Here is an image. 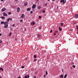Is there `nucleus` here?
<instances>
[{
	"label": "nucleus",
	"instance_id": "nucleus-1",
	"mask_svg": "<svg viewBox=\"0 0 78 78\" xmlns=\"http://www.w3.org/2000/svg\"><path fill=\"white\" fill-rule=\"evenodd\" d=\"M60 2L61 3H62V2H63V3H66V0H61L60 1Z\"/></svg>",
	"mask_w": 78,
	"mask_h": 78
},
{
	"label": "nucleus",
	"instance_id": "nucleus-2",
	"mask_svg": "<svg viewBox=\"0 0 78 78\" xmlns=\"http://www.w3.org/2000/svg\"><path fill=\"white\" fill-rule=\"evenodd\" d=\"M24 17H25V15L23 14L22 16H21V19H23V18H24Z\"/></svg>",
	"mask_w": 78,
	"mask_h": 78
},
{
	"label": "nucleus",
	"instance_id": "nucleus-3",
	"mask_svg": "<svg viewBox=\"0 0 78 78\" xmlns=\"http://www.w3.org/2000/svg\"><path fill=\"white\" fill-rule=\"evenodd\" d=\"M32 9H34V8H36V5L34 4L32 5Z\"/></svg>",
	"mask_w": 78,
	"mask_h": 78
},
{
	"label": "nucleus",
	"instance_id": "nucleus-4",
	"mask_svg": "<svg viewBox=\"0 0 78 78\" xmlns=\"http://www.w3.org/2000/svg\"><path fill=\"white\" fill-rule=\"evenodd\" d=\"M3 16H7V14H6V13L5 12H4L3 13Z\"/></svg>",
	"mask_w": 78,
	"mask_h": 78
},
{
	"label": "nucleus",
	"instance_id": "nucleus-5",
	"mask_svg": "<svg viewBox=\"0 0 78 78\" xmlns=\"http://www.w3.org/2000/svg\"><path fill=\"white\" fill-rule=\"evenodd\" d=\"M5 10H6V8H4L2 9V12H3V11H5Z\"/></svg>",
	"mask_w": 78,
	"mask_h": 78
},
{
	"label": "nucleus",
	"instance_id": "nucleus-6",
	"mask_svg": "<svg viewBox=\"0 0 78 78\" xmlns=\"http://www.w3.org/2000/svg\"><path fill=\"white\" fill-rule=\"evenodd\" d=\"M60 78H64V76L62 74H61L60 76Z\"/></svg>",
	"mask_w": 78,
	"mask_h": 78
},
{
	"label": "nucleus",
	"instance_id": "nucleus-7",
	"mask_svg": "<svg viewBox=\"0 0 78 78\" xmlns=\"http://www.w3.org/2000/svg\"><path fill=\"white\" fill-rule=\"evenodd\" d=\"M8 25H6L4 26V28H8Z\"/></svg>",
	"mask_w": 78,
	"mask_h": 78
},
{
	"label": "nucleus",
	"instance_id": "nucleus-8",
	"mask_svg": "<svg viewBox=\"0 0 78 78\" xmlns=\"http://www.w3.org/2000/svg\"><path fill=\"white\" fill-rule=\"evenodd\" d=\"M31 25H35V23L34 22H32L31 23Z\"/></svg>",
	"mask_w": 78,
	"mask_h": 78
},
{
	"label": "nucleus",
	"instance_id": "nucleus-9",
	"mask_svg": "<svg viewBox=\"0 0 78 78\" xmlns=\"http://www.w3.org/2000/svg\"><path fill=\"white\" fill-rule=\"evenodd\" d=\"M75 17L76 19H77V18H78V14H76L75 16Z\"/></svg>",
	"mask_w": 78,
	"mask_h": 78
},
{
	"label": "nucleus",
	"instance_id": "nucleus-10",
	"mask_svg": "<svg viewBox=\"0 0 78 78\" xmlns=\"http://www.w3.org/2000/svg\"><path fill=\"white\" fill-rule=\"evenodd\" d=\"M20 11V8L18 7L17 8V12H19Z\"/></svg>",
	"mask_w": 78,
	"mask_h": 78
},
{
	"label": "nucleus",
	"instance_id": "nucleus-11",
	"mask_svg": "<svg viewBox=\"0 0 78 78\" xmlns=\"http://www.w3.org/2000/svg\"><path fill=\"white\" fill-rule=\"evenodd\" d=\"M59 30L60 31H62V28L61 27H59Z\"/></svg>",
	"mask_w": 78,
	"mask_h": 78
},
{
	"label": "nucleus",
	"instance_id": "nucleus-12",
	"mask_svg": "<svg viewBox=\"0 0 78 78\" xmlns=\"http://www.w3.org/2000/svg\"><path fill=\"white\" fill-rule=\"evenodd\" d=\"M8 23V22H4V25H6Z\"/></svg>",
	"mask_w": 78,
	"mask_h": 78
},
{
	"label": "nucleus",
	"instance_id": "nucleus-13",
	"mask_svg": "<svg viewBox=\"0 0 78 78\" xmlns=\"http://www.w3.org/2000/svg\"><path fill=\"white\" fill-rule=\"evenodd\" d=\"M37 37H41V35L40 34H38L37 35Z\"/></svg>",
	"mask_w": 78,
	"mask_h": 78
},
{
	"label": "nucleus",
	"instance_id": "nucleus-14",
	"mask_svg": "<svg viewBox=\"0 0 78 78\" xmlns=\"http://www.w3.org/2000/svg\"><path fill=\"white\" fill-rule=\"evenodd\" d=\"M27 4H28L27 2H25L24 4V6H27Z\"/></svg>",
	"mask_w": 78,
	"mask_h": 78
},
{
	"label": "nucleus",
	"instance_id": "nucleus-15",
	"mask_svg": "<svg viewBox=\"0 0 78 78\" xmlns=\"http://www.w3.org/2000/svg\"><path fill=\"white\" fill-rule=\"evenodd\" d=\"M1 19H5V17H2V16H1Z\"/></svg>",
	"mask_w": 78,
	"mask_h": 78
},
{
	"label": "nucleus",
	"instance_id": "nucleus-16",
	"mask_svg": "<svg viewBox=\"0 0 78 78\" xmlns=\"http://www.w3.org/2000/svg\"><path fill=\"white\" fill-rule=\"evenodd\" d=\"M67 76V74H66V75H65V76H64V78H66Z\"/></svg>",
	"mask_w": 78,
	"mask_h": 78
},
{
	"label": "nucleus",
	"instance_id": "nucleus-17",
	"mask_svg": "<svg viewBox=\"0 0 78 78\" xmlns=\"http://www.w3.org/2000/svg\"><path fill=\"white\" fill-rule=\"evenodd\" d=\"M30 8H28V9H27V11H30Z\"/></svg>",
	"mask_w": 78,
	"mask_h": 78
},
{
	"label": "nucleus",
	"instance_id": "nucleus-18",
	"mask_svg": "<svg viewBox=\"0 0 78 78\" xmlns=\"http://www.w3.org/2000/svg\"><path fill=\"white\" fill-rule=\"evenodd\" d=\"M8 14L9 15H10V14H11V12H8Z\"/></svg>",
	"mask_w": 78,
	"mask_h": 78
},
{
	"label": "nucleus",
	"instance_id": "nucleus-19",
	"mask_svg": "<svg viewBox=\"0 0 78 78\" xmlns=\"http://www.w3.org/2000/svg\"><path fill=\"white\" fill-rule=\"evenodd\" d=\"M0 70H2V71H3V69L2 68H0Z\"/></svg>",
	"mask_w": 78,
	"mask_h": 78
},
{
	"label": "nucleus",
	"instance_id": "nucleus-20",
	"mask_svg": "<svg viewBox=\"0 0 78 78\" xmlns=\"http://www.w3.org/2000/svg\"><path fill=\"white\" fill-rule=\"evenodd\" d=\"M9 20H12V19L11 18H9Z\"/></svg>",
	"mask_w": 78,
	"mask_h": 78
},
{
	"label": "nucleus",
	"instance_id": "nucleus-21",
	"mask_svg": "<svg viewBox=\"0 0 78 78\" xmlns=\"http://www.w3.org/2000/svg\"><path fill=\"white\" fill-rule=\"evenodd\" d=\"M12 34V33L11 32H10L9 34V36H11V34Z\"/></svg>",
	"mask_w": 78,
	"mask_h": 78
},
{
	"label": "nucleus",
	"instance_id": "nucleus-22",
	"mask_svg": "<svg viewBox=\"0 0 78 78\" xmlns=\"http://www.w3.org/2000/svg\"><path fill=\"white\" fill-rule=\"evenodd\" d=\"M34 58H36V55H34Z\"/></svg>",
	"mask_w": 78,
	"mask_h": 78
},
{
	"label": "nucleus",
	"instance_id": "nucleus-23",
	"mask_svg": "<svg viewBox=\"0 0 78 78\" xmlns=\"http://www.w3.org/2000/svg\"><path fill=\"white\" fill-rule=\"evenodd\" d=\"M3 23L4 24V21H2L1 23V24H3Z\"/></svg>",
	"mask_w": 78,
	"mask_h": 78
},
{
	"label": "nucleus",
	"instance_id": "nucleus-24",
	"mask_svg": "<svg viewBox=\"0 0 78 78\" xmlns=\"http://www.w3.org/2000/svg\"><path fill=\"white\" fill-rule=\"evenodd\" d=\"M37 9H41V6H39L37 8Z\"/></svg>",
	"mask_w": 78,
	"mask_h": 78
},
{
	"label": "nucleus",
	"instance_id": "nucleus-25",
	"mask_svg": "<svg viewBox=\"0 0 78 78\" xmlns=\"http://www.w3.org/2000/svg\"><path fill=\"white\" fill-rule=\"evenodd\" d=\"M41 18H42V17H41V16H39L38 18L39 19H41Z\"/></svg>",
	"mask_w": 78,
	"mask_h": 78
},
{
	"label": "nucleus",
	"instance_id": "nucleus-26",
	"mask_svg": "<svg viewBox=\"0 0 78 78\" xmlns=\"http://www.w3.org/2000/svg\"><path fill=\"white\" fill-rule=\"evenodd\" d=\"M39 29L40 30H41V26H40L39 27Z\"/></svg>",
	"mask_w": 78,
	"mask_h": 78
},
{
	"label": "nucleus",
	"instance_id": "nucleus-27",
	"mask_svg": "<svg viewBox=\"0 0 78 78\" xmlns=\"http://www.w3.org/2000/svg\"><path fill=\"white\" fill-rule=\"evenodd\" d=\"M46 75H47L48 74V72H47V71H46Z\"/></svg>",
	"mask_w": 78,
	"mask_h": 78
},
{
	"label": "nucleus",
	"instance_id": "nucleus-28",
	"mask_svg": "<svg viewBox=\"0 0 78 78\" xmlns=\"http://www.w3.org/2000/svg\"><path fill=\"white\" fill-rule=\"evenodd\" d=\"M27 76L26 75L25 76V77H24V78H27Z\"/></svg>",
	"mask_w": 78,
	"mask_h": 78
},
{
	"label": "nucleus",
	"instance_id": "nucleus-29",
	"mask_svg": "<svg viewBox=\"0 0 78 78\" xmlns=\"http://www.w3.org/2000/svg\"><path fill=\"white\" fill-rule=\"evenodd\" d=\"M63 23H61V25L62 27L63 26Z\"/></svg>",
	"mask_w": 78,
	"mask_h": 78
},
{
	"label": "nucleus",
	"instance_id": "nucleus-30",
	"mask_svg": "<svg viewBox=\"0 0 78 78\" xmlns=\"http://www.w3.org/2000/svg\"><path fill=\"white\" fill-rule=\"evenodd\" d=\"M73 68H75V65H73Z\"/></svg>",
	"mask_w": 78,
	"mask_h": 78
},
{
	"label": "nucleus",
	"instance_id": "nucleus-31",
	"mask_svg": "<svg viewBox=\"0 0 78 78\" xmlns=\"http://www.w3.org/2000/svg\"><path fill=\"white\" fill-rule=\"evenodd\" d=\"M24 67H25L24 66H22L21 67L22 69H23V68H24Z\"/></svg>",
	"mask_w": 78,
	"mask_h": 78
},
{
	"label": "nucleus",
	"instance_id": "nucleus-32",
	"mask_svg": "<svg viewBox=\"0 0 78 78\" xmlns=\"http://www.w3.org/2000/svg\"><path fill=\"white\" fill-rule=\"evenodd\" d=\"M53 32V30H51L50 31V33H52Z\"/></svg>",
	"mask_w": 78,
	"mask_h": 78
},
{
	"label": "nucleus",
	"instance_id": "nucleus-33",
	"mask_svg": "<svg viewBox=\"0 0 78 78\" xmlns=\"http://www.w3.org/2000/svg\"><path fill=\"white\" fill-rule=\"evenodd\" d=\"M43 13H45V10H43Z\"/></svg>",
	"mask_w": 78,
	"mask_h": 78
},
{
	"label": "nucleus",
	"instance_id": "nucleus-34",
	"mask_svg": "<svg viewBox=\"0 0 78 78\" xmlns=\"http://www.w3.org/2000/svg\"><path fill=\"white\" fill-rule=\"evenodd\" d=\"M7 22H9V18H8V19L7 20Z\"/></svg>",
	"mask_w": 78,
	"mask_h": 78
},
{
	"label": "nucleus",
	"instance_id": "nucleus-35",
	"mask_svg": "<svg viewBox=\"0 0 78 78\" xmlns=\"http://www.w3.org/2000/svg\"><path fill=\"white\" fill-rule=\"evenodd\" d=\"M76 28L77 29V30L78 31V26L76 27Z\"/></svg>",
	"mask_w": 78,
	"mask_h": 78
},
{
	"label": "nucleus",
	"instance_id": "nucleus-36",
	"mask_svg": "<svg viewBox=\"0 0 78 78\" xmlns=\"http://www.w3.org/2000/svg\"><path fill=\"white\" fill-rule=\"evenodd\" d=\"M2 41L0 40V44H1V43H2Z\"/></svg>",
	"mask_w": 78,
	"mask_h": 78
},
{
	"label": "nucleus",
	"instance_id": "nucleus-37",
	"mask_svg": "<svg viewBox=\"0 0 78 78\" xmlns=\"http://www.w3.org/2000/svg\"><path fill=\"white\" fill-rule=\"evenodd\" d=\"M34 61L35 62L36 61V59H35L34 60Z\"/></svg>",
	"mask_w": 78,
	"mask_h": 78
},
{
	"label": "nucleus",
	"instance_id": "nucleus-38",
	"mask_svg": "<svg viewBox=\"0 0 78 78\" xmlns=\"http://www.w3.org/2000/svg\"><path fill=\"white\" fill-rule=\"evenodd\" d=\"M30 13H31V14H32V13H33V11H31L30 12Z\"/></svg>",
	"mask_w": 78,
	"mask_h": 78
},
{
	"label": "nucleus",
	"instance_id": "nucleus-39",
	"mask_svg": "<svg viewBox=\"0 0 78 78\" xmlns=\"http://www.w3.org/2000/svg\"><path fill=\"white\" fill-rule=\"evenodd\" d=\"M46 5H47V3H46L44 5V6H46Z\"/></svg>",
	"mask_w": 78,
	"mask_h": 78
},
{
	"label": "nucleus",
	"instance_id": "nucleus-40",
	"mask_svg": "<svg viewBox=\"0 0 78 78\" xmlns=\"http://www.w3.org/2000/svg\"><path fill=\"white\" fill-rule=\"evenodd\" d=\"M33 78H36V76H34Z\"/></svg>",
	"mask_w": 78,
	"mask_h": 78
},
{
	"label": "nucleus",
	"instance_id": "nucleus-41",
	"mask_svg": "<svg viewBox=\"0 0 78 78\" xmlns=\"http://www.w3.org/2000/svg\"><path fill=\"white\" fill-rule=\"evenodd\" d=\"M27 77V78H29V75H28Z\"/></svg>",
	"mask_w": 78,
	"mask_h": 78
},
{
	"label": "nucleus",
	"instance_id": "nucleus-42",
	"mask_svg": "<svg viewBox=\"0 0 78 78\" xmlns=\"http://www.w3.org/2000/svg\"><path fill=\"white\" fill-rule=\"evenodd\" d=\"M20 21V22H22L23 21V20H21Z\"/></svg>",
	"mask_w": 78,
	"mask_h": 78
},
{
	"label": "nucleus",
	"instance_id": "nucleus-43",
	"mask_svg": "<svg viewBox=\"0 0 78 78\" xmlns=\"http://www.w3.org/2000/svg\"><path fill=\"white\" fill-rule=\"evenodd\" d=\"M14 26H15V25L14 24H13V27H14Z\"/></svg>",
	"mask_w": 78,
	"mask_h": 78
},
{
	"label": "nucleus",
	"instance_id": "nucleus-44",
	"mask_svg": "<svg viewBox=\"0 0 78 78\" xmlns=\"http://www.w3.org/2000/svg\"><path fill=\"white\" fill-rule=\"evenodd\" d=\"M15 1L16 2H17V1H18V0H16Z\"/></svg>",
	"mask_w": 78,
	"mask_h": 78
},
{
	"label": "nucleus",
	"instance_id": "nucleus-45",
	"mask_svg": "<svg viewBox=\"0 0 78 78\" xmlns=\"http://www.w3.org/2000/svg\"><path fill=\"white\" fill-rule=\"evenodd\" d=\"M52 2H54V1H55V0H52Z\"/></svg>",
	"mask_w": 78,
	"mask_h": 78
},
{
	"label": "nucleus",
	"instance_id": "nucleus-46",
	"mask_svg": "<svg viewBox=\"0 0 78 78\" xmlns=\"http://www.w3.org/2000/svg\"><path fill=\"white\" fill-rule=\"evenodd\" d=\"M56 35V34H54V36H55V35Z\"/></svg>",
	"mask_w": 78,
	"mask_h": 78
},
{
	"label": "nucleus",
	"instance_id": "nucleus-47",
	"mask_svg": "<svg viewBox=\"0 0 78 78\" xmlns=\"http://www.w3.org/2000/svg\"><path fill=\"white\" fill-rule=\"evenodd\" d=\"M4 0H1V2H3V1H4Z\"/></svg>",
	"mask_w": 78,
	"mask_h": 78
},
{
	"label": "nucleus",
	"instance_id": "nucleus-48",
	"mask_svg": "<svg viewBox=\"0 0 78 78\" xmlns=\"http://www.w3.org/2000/svg\"><path fill=\"white\" fill-rule=\"evenodd\" d=\"M26 30H27V29H25L24 30V31H25Z\"/></svg>",
	"mask_w": 78,
	"mask_h": 78
},
{
	"label": "nucleus",
	"instance_id": "nucleus-49",
	"mask_svg": "<svg viewBox=\"0 0 78 78\" xmlns=\"http://www.w3.org/2000/svg\"><path fill=\"white\" fill-rule=\"evenodd\" d=\"M2 36V34H0V36Z\"/></svg>",
	"mask_w": 78,
	"mask_h": 78
},
{
	"label": "nucleus",
	"instance_id": "nucleus-50",
	"mask_svg": "<svg viewBox=\"0 0 78 78\" xmlns=\"http://www.w3.org/2000/svg\"><path fill=\"white\" fill-rule=\"evenodd\" d=\"M44 77H45V75H44Z\"/></svg>",
	"mask_w": 78,
	"mask_h": 78
},
{
	"label": "nucleus",
	"instance_id": "nucleus-51",
	"mask_svg": "<svg viewBox=\"0 0 78 78\" xmlns=\"http://www.w3.org/2000/svg\"><path fill=\"white\" fill-rule=\"evenodd\" d=\"M56 33H58V31H56Z\"/></svg>",
	"mask_w": 78,
	"mask_h": 78
},
{
	"label": "nucleus",
	"instance_id": "nucleus-52",
	"mask_svg": "<svg viewBox=\"0 0 78 78\" xmlns=\"http://www.w3.org/2000/svg\"><path fill=\"white\" fill-rule=\"evenodd\" d=\"M35 73V74H37V72H36V73Z\"/></svg>",
	"mask_w": 78,
	"mask_h": 78
},
{
	"label": "nucleus",
	"instance_id": "nucleus-53",
	"mask_svg": "<svg viewBox=\"0 0 78 78\" xmlns=\"http://www.w3.org/2000/svg\"><path fill=\"white\" fill-rule=\"evenodd\" d=\"M10 30H12V28H11L10 29Z\"/></svg>",
	"mask_w": 78,
	"mask_h": 78
},
{
	"label": "nucleus",
	"instance_id": "nucleus-54",
	"mask_svg": "<svg viewBox=\"0 0 78 78\" xmlns=\"http://www.w3.org/2000/svg\"><path fill=\"white\" fill-rule=\"evenodd\" d=\"M58 7H57V9H58Z\"/></svg>",
	"mask_w": 78,
	"mask_h": 78
},
{
	"label": "nucleus",
	"instance_id": "nucleus-55",
	"mask_svg": "<svg viewBox=\"0 0 78 78\" xmlns=\"http://www.w3.org/2000/svg\"><path fill=\"white\" fill-rule=\"evenodd\" d=\"M62 72H63V69H62Z\"/></svg>",
	"mask_w": 78,
	"mask_h": 78
},
{
	"label": "nucleus",
	"instance_id": "nucleus-56",
	"mask_svg": "<svg viewBox=\"0 0 78 78\" xmlns=\"http://www.w3.org/2000/svg\"><path fill=\"white\" fill-rule=\"evenodd\" d=\"M18 78H20V77H19Z\"/></svg>",
	"mask_w": 78,
	"mask_h": 78
},
{
	"label": "nucleus",
	"instance_id": "nucleus-57",
	"mask_svg": "<svg viewBox=\"0 0 78 78\" xmlns=\"http://www.w3.org/2000/svg\"><path fill=\"white\" fill-rule=\"evenodd\" d=\"M37 1L38 2V1H39V0H37Z\"/></svg>",
	"mask_w": 78,
	"mask_h": 78
},
{
	"label": "nucleus",
	"instance_id": "nucleus-58",
	"mask_svg": "<svg viewBox=\"0 0 78 78\" xmlns=\"http://www.w3.org/2000/svg\"><path fill=\"white\" fill-rule=\"evenodd\" d=\"M0 78H2V77L0 76Z\"/></svg>",
	"mask_w": 78,
	"mask_h": 78
},
{
	"label": "nucleus",
	"instance_id": "nucleus-59",
	"mask_svg": "<svg viewBox=\"0 0 78 78\" xmlns=\"http://www.w3.org/2000/svg\"><path fill=\"white\" fill-rule=\"evenodd\" d=\"M77 34H78V31L77 32Z\"/></svg>",
	"mask_w": 78,
	"mask_h": 78
},
{
	"label": "nucleus",
	"instance_id": "nucleus-60",
	"mask_svg": "<svg viewBox=\"0 0 78 78\" xmlns=\"http://www.w3.org/2000/svg\"><path fill=\"white\" fill-rule=\"evenodd\" d=\"M48 1H50V0H48Z\"/></svg>",
	"mask_w": 78,
	"mask_h": 78
},
{
	"label": "nucleus",
	"instance_id": "nucleus-61",
	"mask_svg": "<svg viewBox=\"0 0 78 78\" xmlns=\"http://www.w3.org/2000/svg\"><path fill=\"white\" fill-rule=\"evenodd\" d=\"M70 31L71 30H70Z\"/></svg>",
	"mask_w": 78,
	"mask_h": 78
},
{
	"label": "nucleus",
	"instance_id": "nucleus-62",
	"mask_svg": "<svg viewBox=\"0 0 78 78\" xmlns=\"http://www.w3.org/2000/svg\"><path fill=\"white\" fill-rule=\"evenodd\" d=\"M55 33H56V31L55 32Z\"/></svg>",
	"mask_w": 78,
	"mask_h": 78
}]
</instances>
